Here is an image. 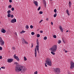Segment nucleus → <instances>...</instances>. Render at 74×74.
Instances as JSON below:
<instances>
[{"label":"nucleus","mask_w":74,"mask_h":74,"mask_svg":"<svg viewBox=\"0 0 74 74\" xmlns=\"http://www.w3.org/2000/svg\"><path fill=\"white\" fill-rule=\"evenodd\" d=\"M43 3H46V1L45 0H43Z\"/></svg>","instance_id":"c9c22d12"},{"label":"nucleus","mask_w":74,"mask_h":74,"mask_svg":"<svg viewBox=\"0 0 74 74\" xmlns=\"http://www.w3.org/2000/svg\"><path fill=\"white\" fill-rule=\"evenodd\" d=\"M1 69H5V67H4V66H2L1 67Z\"/></svg>","instance_id":"e433bc0d"},{"label":"nucleus","mask_w":74,"mask_h":74,"mask_svg":"<svg viewBox=\"0 0 74 74\" xmlns=\"http://www.w3.org/2000/svg\"><path fill=\"white\" fill-rule=\"evenodd\" d=\"M16 22V19L15 18L12 19L11 21V23H15V22Z\"/></svg>","instance_id":"1a4fd4ad"},{"label":"nucleus","mask_w":74,"mask_h":74,"mask_svg":"<svg viewBox=\"0 0 74 74\" xmlns=\"http://www.w3.org/2000/svg\"><path fill=\"white\" fill-rule=\"evenodd\" d=\"M2 59V56H0V59Z\"/></svg>","instance_id":"603ef678"},{"label":"nucleus","mask_w":74,"mask_h":74,"mask_svg":"<svg viewBox=\"0 0 74 74\" xmlns=\"http://www.w3.org/2000/svg\"><path fill=\"white\" fill-rule=\"evenodd\" d=\"M66 33H67V32H69V31L68 30H67L66 31Z\"/></svg>","instance_id":"13d9d810"},{"label":"nucleus","mask_w":74,"mask_h":74,"mask_svg":"<svg viewBox=\"0 0 74 74\" xmlns=\"http://www.w3.org/2000/svg\"><path fill=\"white\" fill-rule=\"evenodd\" d=\"M54 71L57 74H59V73H60V69L59 68H56L55 69H54Z\"/></svg>","instance_id":"39448f33"},{"label":"nucleus","mask_w":74,"mask_h":74,"mask_svg":"<svg viewBox=\"0 0 74 74\" xmlns=\"http://www.w3.org/2000/svg\"><path fill=\"white\" fill-rule=\"evenodd\" d=\"M45 67H47V63H45Z\"/></svg>","instance_id":"8fccbe9b"},{"label":"nucleus","mask_w":74,"mask_h":74,"mask_svg":"<svg viewBox=\"0 0 74 74\" xmlns=\"http://www.w3.org/2000/svg\"><path fill=\"white\" fill-rule=\"evenodd\" d=\"M26 31H23L22 32H20V33H25Z\"/></svg>","instance_id":"5701e85b"},{"label":"nucleus","mask_w":74,"mask_h":74,"mask_svg":"<svg viewBox=\"0 0 74 74\" xmlns=\"http://www.w3.org/2000/svg\"><path fill=\"white\" fill-rule=\"evenodd\" d=\"M53 38H56V36L55 35H54L53 36Z\"/></svg>","instance_id":"cd10ccee"},{"label":"nucleus","mask_w":74,"mask_h":74,"mask_svg":"<svg viewBox=\"0 0 74 74\" xmlns=\"http://www.w3.org/2000/svg\"><path fill=\"white\" fill-rule=\"evenodd\" d=\"M34 74H37V71H36L34 73Z\"/></svg>","instance_id":"79ce46f5"},{"label":"nucleus","mask_w":74,"mask_h":74,"mask_svg":"<svg viewBox=\"0 0 74 74\" xmlns=\"http://www.w3.org/2000/svg\"><path fill=\"white\" fill-rule=\"evenodd\" d=\"M24 42L26 44H28V42H26V41L25 40L23 39V43H24Z\"/></svg>","instance_id":"ddd939ff"},{"label":"nucleus","mask_w":74,"mask_h":74,"mask_svg":"<svg viewBox=\"0 0 74 74\" xmlns=\"http://www.w3.org/2000/svg\"><path fill=\"white\" fill-rule=\"evenodd\" d=\"M66 13H67L68 15H70V14L69 13V10H68V9L66 10Z\"/></svg>","instance_id":"dca6fc26"},{"label":"nucleus","mask_w":74,"mask_h":74,"mask_svg":"<svg viewBox=\"0 0 74 74\" xmlns=\"http://www.w3.org/2000/svg\"><path fill=\"white\" fill-rule=\"evenodd\" d=\"M35 57L36 58L37 56V50L36 48H35Z\"/></svg>","instance_id":"4468645a"},{"label":"nucleus","mask_w":74,"mask_h":74,"mask_svg":"<svg viewBox=\"0 0 74 74\" xmlns=\"http://www.w3.org/2000/svg\"><path fill=\"white\" fill-rule=\"evenodd\" d=\"M14 59H16L18 62H19V58L17 57V56H16V55H15V54H14Z\"/></svg>","instance_id":"6e6552de"},{"label":"nucleus","mask_w":74,"mask_h":74,"mask_svg":"<svg viewBox=\"0 0 74 74\" xmlns=\"http://www.w3.org/2000/svg\"><path fill=\"white\" fill-rule=\"evenodd\" d=\"M40 9H41V7H40V6L38 8V11H39V10H40Z\"/></svg>","instance_id":"72a5a7b5"},{"label":"nucleus","mask_w":74,"mask_h":74,"mask_svg":"<svg viewBox=\"0 0 74 74\" xmlns=\"http://www.w3.org/2000/svg\"><path fill=\"white\" fill-rule=\"evenodd\" d=\"M1 18H2V17H1Z\"/></svg>","instance_id":"e2e57ef3"},{"label":"nucleus","mask_w":74,"mask_h":74,"mask_svg":"<svg viewBox=\"0 0 74 74\" xmlns=\"http://www.w3.org/2000/svg\"><path fill=\"white\" fill-rule=\"evenodd\" d=\"M61 30V32H62V33H63V29H60Z\"/></svg>","instance_id":"4c0bfd02"},{"label":"nucleus","mask_w":74,"mask_h":74,"mask_svg":"<svg viewBox=\"0 0 74 74\" xmlns=\"http://www.w3.org/2000/svg\"><path fill=\"white\" fill-rule=\"evenodd\" d=\"M40 33H43V31H40Z\"/></svg>","instance_id":"37998d69"},{"label":"nucleus","mask_w":74,"mask_h":74,"mask_svg":"<svg viewBox=\"0 0 74 74\" xmlns=\"http://www.w3.org/2000/svg\"><path fill=\"white\" fill-rule=\"evenodd\" d=\"M8 18H10L11 16V14L10 13H8Z\"/></svg>","instance_id":"f3484780"},{"label":"nucleus","mask_w":74,"mask_h":74,"mask_svg":"<svg viewBox=\"0 0 74 74\" xmlns=\"http://www.w3.org/2000/svg\"><path fill=\"white\" fill-rule=\"evenodd\" d=\"M43 13V12H42V11H40L39 12V14H42Z\"/></svg>","instance_id":"bb28decb"},{"label":"nucleus","mask_w":74,"mask_h":74,"mask_svg":"<svg viewBox=\"0 0 74 74\" xmlns=\"http://www.w3.org/2000/svg\"><path fill=\"white\" fill-rule=\"evenodd\" d=\"M68 74H72L69 71H68Z\"/></svg>","instance_id":"ea45409f"},{"label":"nucleus","mask_w":74,"mask_h":74,"mask_svg":"<svg viewBox=\"0 0 74 74\" xmlns=\"http://www.w3.org/2000/svg\"><path fill=\"white\" fill-rule=\"evenodd\" d=\"M71 66L70 69H73L74 68V63L73 62H71L70 63Z\"/></svg>","instance_id":"423d86ee"},{"label":"nucleus","mask_w":74,"mask_h":74,"mask_svg":"<svg viewBox=\"0 0 74 74\" xmlns=\"http://www.w3.org/2000/svg\"><path fill=\"white\" fill-rule=\"evenodd\" d=\"M24 59L25 61H26V60H27V58H26L25 57H24Z\"/></svg>","instance_id":"412c9836"},{"label":"nucleus","mask_w":74,"mask_h":74,"mask_svg":"<svg viewBox=\"0 0 74 74\" xmlns=\"http://www.w3.org/2000/svg\"><path fill=\"white\" fill-rule=\"evenodd\" d=\"M42 20H41L39 22V23H41V22H42Z\"/></svg>","instance_id":"864d4df0"},{"label":"nucleus","mask_w":74,"mask_h":74,"mask_svg":"<svg viewBox=\"0 0 74 74\" xmlns=\"http://www.w3.org/2000/svg\"><path fill=\"white\" fill-rule=\"evenodd\" d=\"M0 23H1V22H0Z\"/></svg>","instance_id":"680f3d73"},{"label":"nucleus","mask_w":74,"mask_h":74,"mask_svg":"<svg viewBox=\"0 0 74 74\" xmlns=\"http://www.w3.org/2000/svg\"><path fill=\"white\" fill-rule=\"evenodd\" d=\"M37 37H40V35L39 34H38L37 36Z\"/></svg>","instance_id":"393cba45"},{"label":"nucleus","mask_w":74,"mask_h":74,"mask_svg":"<svg viewBox=\"0 0 74 74\" xmlns=\"http://www.w3.org/2000/svg\"><path fill=\"white\" fill-rule=\"evenodd\" d=\"M7 13H8V14H10V13H11V11L10 10H9L7 12Z\"/></svg>","instance_id":"b1692460"},{"label":"nucleus","mask_w":74,"mask_h":74,"mask_svg":"<svg viewBox=\"0 0 74 74\" xmlns=\"http://www.w3.org/2000/svg\"><path fill=\"white\" fill-rule=\"evenodd\" d=\"M56 9H55L54 10V12H56Z\"/></svg>","instance_id":"f704fd0d"},{"label":"nucleus","mask_w":74,"mask_h":74,"mask_svg":"<svg viewBox=\"0 0 74 74\" xmlns=\"http://www.w3.org/2000/svg\"><path fill=\"white\" fill-rule=\"evenodd\" d=\"M69 6H70H70L71 5V2L70 1H69Z\"/></svg>","instance_id":"2eb2a0df"},{"label":"nucleus","mask_w":74,"mask_h":74,"mask_svg":"<svg viewBox=\"0 0 74 74\" xmlns=\"http://www.w3.org/2000/svg\"><path fill=\"white\" fill-rule=\"evenodd\" d=\"M43 39L45 40H46L47 39V36H45L44 38Z\"/></svg>","instance_id":"4be33fe9"},{"label":"nucleus","mask_w":74,"mask_h":74,"mask_svg":"<svg viewBox=\"0 0 74 74\" xmlns=\"http://www.w3.org/2000/svg\"><path fill=\"white\" fill-rule=\"evenodd\" d=\"M46 21H49V19H48V18H47L46 19Z\"/></svg>","instance_id":"3c124183"},{"label":"nucleus","mask_w":74,"mask_h":74,"mask_svg":"<svg viewBox=\"0 0 74 74\" xmlns=\"http://www.w3.org/2000/svg\"><path fill=\"white\" fill-rule=\"evenodd\" d=\"M51 24L52 25H53V22H51Z\"/></svg>","instance_id":"6e6d98bb"},{"label":"nucleus","mask_w":74,"mask_h":74,"mask_svg":"<svg viewBox=\"0 0 74 74\" xmlns=\"http://www.w3.org/2000/svg\"><path fill=\"white\" fill-rule=\"evenodd\" d=\"M2 49H3L2 47H0V50H2Z\"/></svg>","instance_id":"c03bdc74"},{"label":"nucleus","mask_w":74,"mask_h":74,"mask_svg":"<svg viewBox=\"0 0 74 74\" xmlns=\"http://www.w3.org/2000/svg\"><path fill=\"white\" fill-rule=\"evenodd\" d=\"M31 45H32L31 48H32L33 47V43H32Z\"/></svg>","instance_id":"de8ad7c7"},{"label":"nucleus","mask_w":74,"mask_h":74,"mask_svg":"<svg viewBox=\"0 0 74 74\" xmlns=\"http://www.w3.org/2000/svg\"><path fill=\"white\" fill-rule=\"evenodd\" d=\"M43 4L44 7H47V3H43Z\"/></svg>","instance_id":"6ab92c4d"},{"label":"nucleus","mask_w":74,"mask_h":74,"mask_svg":"<svg viewBox=\"0 0 74 74\" xmlns=\"http://www.w3.org/2000/svg\"><path fill=\"white\" fill-rule=\"evenodd\" d=\"M1 33H5V32H6V30H5L4 29L2 28L1 30Z\"/></svg>","instance_id":"9b49d317"},{"label":"nucleus","mask_w":74,"mask_h":74,"mask_svg":"<svg viewBox=\"0 0 74 74\" xmlns=\"http://www.w3.org/2000/svg\"><path fill=\"white\" fill-rule=\"evenodd\" d=\"M11 18H14V15H11Z\"/></svg>","instance_id":"a19ab883"},{"label":"nucleus","mask_w":74,"mask_h":74,"mask_svg":"<svg viewBox=\"0 0 74 74\" xmlns=\"http://www.w3.org/2000/svg\"><path fill=\"white\" fill-rule=\"evenodd\" d=\"M56 13H55L56 14H55L54 15V18H56V16H57V14H56Z\"/></svg>","instance_id":"aec40b11"},{"label":"nucleus","mask_w":74,"mask_h":74,"mask_svg":"<svg viewBox=\"0 0 74 74\" xmlns=\"http://www.w3.org/2000/svg\"><path fill=\"white\" fill-rule=\"evenodd\" d=\"M11 7H12V6L11 5H9L8 8H11Z\"/></svg>","instance_id":"a878e982"},{"label":"nucleus","mask_w":74,"mask_h":74,"mask_svg":"<svg viewBox=\"0 0 74 74\" xmlns=\"http://www.w3.org/2000/svg\"><path fill=\"white\" fill-rule=\"evenodd\" d=\"M1 70V68L0 67V70Z\"/></svg>","instance_id":"bf43d9fd"},{"label":"nucleus","mask_w":74,"mask_h":74,"mask_svg":"<svg viewBox=\"0 0 74 74\" xmlns=\"http://www.w3.org/2000/svg\"><path fill=\"white\" fill-rule=\"evenodd\" d=\"M14 64H15L16 65L15 67V71L16 72L18 73V72L21 71V73H24L26 71V68L25 67L21 65H18V63L17 62H15Z\"/></svg>","instance_id":"f257e3e1"},{"label":"nucleus","mask_w":74,"mask_h":74,"mask_svg":"<svg viewBox=\"0 0 74 74\" xmlns=\"http://www.w3.org/2000/svg\"><path fill=\"white\" fill-rule=\"evenodd\" d=\"M26 29H28L29 28V26L28 25H27L25 26Z\"/></svg>","instance_id":"c85d7f7f"},{"label":"nucleus","mask_w":74,"mask_h":74,"mask_svg":"<svg viewBox=\"0 0 74 74\" xmlns=\"http://www.w3.org/2000/svg\"><path fill=\"white\" fill-rule=\"evenodd\" d=\"M9 1L10 3H12V0H9Z\"/></svg>","instance_id":"09e8293b"},{"label":"nucleus","mask_w":74,"mask_h":74,"mask_svg":"<svg viewBox=\"0 0 74 74\" xmlns=\"http://www.w3.org/2000/svg\"><path fill=\"white\" fill-rule=\"evenodd\" d=\"M0 44L2 45H4V41H3V39H2L1 37H0Z\"/></svg>","instance_id":"0eeeda50"},{"label":"nucleus","mask_w":74,"mask_h":74,"mask_svg":"<svg viewBox=\"0 0 74 74\" xmlns=\"http://www.w3.org/2000/svg\"><path fill=\"white\" fill-rule=\"evenodd\" d=\"M59 29H60V30H61L62 29V26H60L59 27Z\"/></svg>","instance_id":"7c9ffc66"},{"label":"nucleus","mask_w":74,"mask_h":74,"mask_svg":"<svg viewBox=\"0 0 74 74\" xmlns=\"http://www.w3.org/2000/svg\"><path fill=\"white\" fill-rule=\"evenodd\" d=\"M51 51H53L54 52H55L56 49H57V45H54L51 48Z\"/></svg>","instance_id":"20e7f679"},{"label":"nucleus","mask_w":74,"mask_h":74,"mask_svg":"<svg viewBox=\"0 0 74 74\" xmlns=\"http://www.w3.org/2000/svg\"><path fill=\"white\" fill-rule=\"evenodd\" d=\"M52 0H50L51 1H52Z\"/></svg>","instance_id":"052dcab7"},{"label":"nucleus","mask_w":74,"mask_h":74,"mask_svg":"<svg viewBox=\"0 0 74 74\" xmlns=\"http://www.w3.org/2000/svg\"><path fill=\"white\" fill-rule=\"evenodd\" d=\"M51 54H52V55H55V53H54L53 51H51Z\"/></svg>","instance_id":"a211bd4d"},{"label":"nucleus","mask_w":74,"mask_h":74,"mask_svg":"<svg viewBox=\"0 0 74 74\" xmlns=\"http://www.w3.org/2000/svg\"><path fill=\"white\" fill-rule=\"evenodd\" d=\"M46 63L47 65L51 66H52V63H51V60L49 58H47L46 61Z\"/></svg>","instance_id":"f03ea898"},{"label":"nucleus","mask_w":74,"mask_h":74,"mask_svg":"<svg viewBox=\"0 0 74 74\" xmlns=\"http://www.w3.org/2000/svg\"><path fill=\"white\" fill-rule=\"evenodd\" d=\"M35 34V33L34 32H32V33H31V34L32 35H34V34Z\"/></svg>","instance_id":"2f4dec72"},{"label":"nucleus","mask_w":74,"mask_h":74,"mask_svg":"<svg viewBox=\"0 0 74 74\" xmlns=\"http://www.w3.org/2000/svg\"><path fill=\"white\" fill-rule=\"evenodd\" d=\"M14 34L16 35V36H17V33L16 32H15Z\"/></svg>","instance_id":"5fc2aeb1"},{"label":"nucleus","mask_w":74,"mask_h":74,"mask_svg":"<svg viewBox=\"0 0 74 74\" xmlns=\"http://www.w3.org/2000/svg\"><path fill=\"white\" fill-rule=\"evenodd\" d=\"M62 41H63V42L64 43V44L66 43V42H64V40L62 39Z\"/></svg>","instance_id":"a18cd8bd"},{"label":"nucleus","mask_w":74,"mask_h":74,"mask_svg":"<svg viewBox=\"0 0 74 74\" xmlns=\"http://www.w3.org/2000/svg\"><path fill=\"white\" fill-rule=\"evenodd\" d=\"M13 59H8L7 62H8V63H11L13 62Z\"/></svg>","instance_id":"9d476101"},{"label":"nucleus","mask_w":74,"mask_h":74,"mask_svg":"<svg viewBox=\"0 0 74 74\" xmlns=\"http://www.w3.org/2000/svg\"><path fill=\"white\" fill-rule=\"evenodd\" d=\"M65 53H67V50H65Z\"/></svg>","instance_id":"4d7b16f0"},{"label":"nucleus","mask_w":74,"mask_h":74,"mask_svg":"<svg viewBox=\"0 0 74 74\" xmlns=\"http://www.w3.org/2000/svg\"><path fill=\"white\" fill-rule=\"evenodd\" d=\"M33 26L32 25H31L30 26V28H31V29H33Z\"/></svg>","instance_id":"c756f323"},{"label":"nucleus","mask_w":74,"mask_h":74,"mask_svg":"<svg viewBox=\"0 0 74 74\" xmlns=\"http://www.w3.org/2000/svg\"><path fill=\"white\" fill-rule=\"evenodd\" d=\"M34 3L36 7L38 6V3L37 1H34Z\"/></svg>","instance_id":"f8f14e48"},{"label":"nucleus","mask_w":74,"mask_h":74,"mask_svg":"<svg viewBox=\"0 0 74 74\" xmlns=\"http://www.w3.org/2000/svg\"><path fill=\"white\" fill-rule=\"evenodd\" d=\"M58 44H60V43H61V40H58Z\"/></svg>","instance_id":"473e14b6"},{"label":"nucleus","mask_w":74,"mask_h":74,"mask_svg":"<svg viewBox=\"0 0 74 74\" xmlns=\"http://www.w3.org/2000/svg\"><path fill=\"white\" fill-rule=\"evenodd\" d=\"M36 44L37 45L36 46V48L38 52L39 53V42H38V39L36 40Z\"/></svg>","instance_id":"7ed1b4c3"},{"label":"nucleus","mask_w":74,"mask_h":74,"mask_svg":"<svg viewBox=\"0 0 74 74\" xmlns=\"http://www.w3.org/2000/svg\"><path fill=\"white\" fill-rule=\"evenodd\" d=\"M12 49L14 50H15V47H12Z\"/></svg>","instance_id":"49530a36"},{"label":"nucleus","mask_w":74,"mask_h":74,"mask_svg":"<svg viewBox=\"0 0 74 74\" xmlns=\"http://www.w3.org/2000/svg\"><path fill=\"white\" fill-rule=\"evenodd\" d=\"M11 10L12 11H14V8H12Z\"/></svg>","instance_id":"58836bf2"}]
</instances>
